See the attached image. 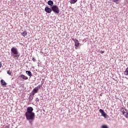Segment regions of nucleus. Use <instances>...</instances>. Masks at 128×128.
<instances>
[{
    "mask_svg": "<svg viewBox=\"0 0 128 128\" xmlns=\"http://www.w3.org/2000/svg\"><path fill=\"white\" fill-rule=\"evenodd\" d=\"M114 2H118V0H112Z\"/></svg>",
    "mask_w": 128,
    "mask_h": 128,
    "instance_id": "412c9836",
    "label": "nucleus"
},
{
    "mask_svg": "<svg viewBox=\"0 0 128 128\" xmlns=\"http://www.w3.org/2000/svg\"><path fill=\"white\" fill-rule=\"evenodd\" d=\"M32 112H34L32 107H28L27 112L25 113V116L27 120H28L31 124H32V122L34 120L35 114Z\"/></svg>",
    "mask_w": 128,
    "mask_h": 128,
    "instance_id": "f257e3e1",
    "label": "nucleus"
},
{
    "mask_svg": "<svg viewBox=\"0 0 128 128\" xmlns=\"http://www.w3.org/2000/svg\"><path fill=\"white\" fill-rule=\"evenodd\" d=\"M124 76H128V67L126 69L125 71L124 72Z\"/></svg>",
    "mask_w": 128,
    "mask_h": 128,
    "instance_id": "4468645a",
    "label": "nucleus"
},
{
    "mask_svg": "<svg viewBox=\"0 0 128 128\" xmlns=\"http://www.w3.org/2000/svg\"><path fill=\"white\" fill-rule=\"evenodd\" d=\"M21 34L22 36H24V38H25L26 36H28V32H26V30H24L22 33H21Z\"/></svg>",
    "mask_w": 128,
    "mask_h": 128,
    "instance_id": "9b49d317",
    "label": "nucleus"
},
{
    "mask_svg": "<svg viewBox=\"0 0 128 128\" xmlns=\"http://www.w3.org/2000/svg\"><path fill=\"white\" fill-rule=\"evenodd\" d=\"M11 56H14L15 60H18V58H20V54H18V49L14 47H12L11 48Z\"/></svg>",
    "mask_w": 128,
    "mask_h": 128,
    "instance_id": "f03ea898",
    "label": "nucleus"
},
{
    "mask_svg": "<svg viewBox=\"0 0 128 128\" xmlns=\"http://www.w3.org/2000/svg\"><path fill=\"white\" fill-rule=\"evenodd\" d=\"M26 73L28 74V76H29L32 77V72L30 70H26Z\"/></svg>",
    "mask_w": 128,
    "mask_h": 128,
    "instance_id": "ddd939ff",
    "label": "nucleus"
},
{
    "mask_svg": "<svg viewBox=\"0 0 128 128\" xmlns=\"http://www.w3.org/2000/svg\"><path fill=\"white\" fill-rule=\"evenodd\" d=\"M120 110L121 112H122V114H126V109L124 108H121Z\"/></svg>",
    "mask_w": 128,
    "mask_h": 128,
    "instance_id": "1a4fd4ad",
    "label": "nucleus"
},
{
    "mask_svg": "<svg viewBox=\"0 0 128 128\" xmlns=\"http://www.w3.org/2000/svg\"><path fill=\"white\" fill-rule=\"evenodd\" d=\"M72 40H73L74 42V46L76 48H78V46H80V42H78V40L76 38H72Z\"/></svg>",
    "mask_w": 128,
    "mask_h": 128,
    "instance_id": "0eeeda50",
    "label": "nucleus"
},
{
    "mask_svg": "<svg viewBox=\"0 0 128 128\" xmlns=\"http://www.w3.org/2000/svg\"><path fill=\"white\" fill-rule=\"evenodd\" d=\"M40 86H38L37 87L34 88L33 90L32 95L34 96V94H37V92H38V90H40Z\"/></svg>",
    "mask_w": 128,
    "mask_h": 128,
    "instance_id": "20e7f679",
    "label": "nucleus"
},
{
    "mask_svg": "<svg viewBox=\"0 0 128 128\" xmlns=\"http://www.w3.org/2000/svg\"><path fill=\"white\" fill-rule=\"evenodd\" d=\"M75 48L76 50V47Z\"/></svg>",
    "mask_w": 128,
    "mask_h": 128,
    "instance_id": "b1692460",
    "label": "nucleus"
},
{
    "mask_svg": "<svg viewBox=\"0 0 128 128\" xmlns=\"http://www.w3.org/2000/svg\"><path fill=\"white\" fill-rule=\"evenodd\" d=\"M104 50H101L100 51V54H104Z\"/></svg>",
    "mask_w": 128,
    "mask_h": 128,
    "instance_id": "aec40b11",
    "label": "nucleus"
},
{
    "mask_svg": "<svg viewBox=\"0 0 128 128\" xmlns=\"http://www.w3.org/2000/svg\"><path fill=\"white\" fill-rule=\"evenodd\" d=\"M7 74L9 76H12V72H10V70L7 71Z\"/></svg>",
    "mask_w": 128,
    "mask_h": 128,
    "instance_id": "f3484780",
    "label": "nucleus"
},
{
    "mask_svg": "<svg viewBox=\"0 0 128 128\" xmlns=\"http://www.w3.org/2000/svg\"><path fill=\"white\" fill-rule=\"evenodd\" d=\"M78 2V0H71L70 4H76Z\"/></svg>",
    "mask_w": 128,
    "mask_h": 128,
    "instance_id": "2eb2a0df",
    "label": "nucleus"
},
{
    "mask_svg": "<svg viewBox=\"0 0 128 128\" xmlns=\"http://www.w3.org/2000/svg\"><path fill=\"white\" fill-rule=\"evenodd\" d=\"M19 78H20L22 80H28V76L24 75L21 74L18 76Z\"/></svg>",
    "mask_w": 128,
    "mask_h": 128,
    "instance_id": "423d86ee",
    "label": "nucleus"
},
{
    "mask_svg": "<svg viewBox=\"0 0 128 128\" xmlns=\"http://www.w3.org/2000/svg\"><path fill=\"white\" fill-rule=\"evenodd\" d=\"M44 10L46 12H47L48 14H50V12H52V8H50L48 6H46Z\"/></svg>",
    "mask_w": 128,
    "mask_h": 128,
    "instance_id": "6e6552de",
    "label": "nucleus"
},
{
    "mask_svg": "<svg viewBox=\"0 0 128 128\" xmlns=\"http://www.w3.org/2000/svg\"><path fill=\"white\" fill-rule=\"evenodd\" d=\"M36 102H39L40 101V99H38V98H36Z\"/></svg>",
    "mask_w": 128,
    "mask_h": 128,
    "instance_id": "6ab92c4d",
    "label": "nucleus"
},
{
    "mask_svg": "<svg viewBox=\"0 0 128 128\" xmlns=\"http://www.w3.org/2000/svg\"><path fill=\"white\" fill-rule=\"evenodd\" d=\"M2 62H0V68H2Z\"/></svg>",
    "mask_w": 128,
    "mask_h": 128,
    "instance_id": "5701e85b",
    "label": "nucleus"
},
{
    "mask_svg": "<svg viewBox=\"0 0 128 128\" xmlns=\"http://www.w3.org/2000/svg\"><path fill=\"white\" fill-rule=\"evenodd\" d=\"M123 115L124 116H125V118H128V111H126V113H125V114H123Z\"/></svg>",
    "mask_w": 128,
    "mask_h": 128,
    "instance_id": "dca6fc26",
    "label": "nucleus"
},
{
    "mask_svg": "<svg viewBox=\"0 0 128 128\" xmlns=\"http://www.w3.org/2000/svg\"><path fill=\"white\" fill-rule=\"evenodd\" d=\"M102 116H104V118H108V115H106V112H104V110H102V109H100L99 110Z\"/></svg>",
    "mask_w": 128,
    "mask_h": 128,
    "instance_id": "39448f33",
    "label": "nucleus"
},
{
    "mask_svg": "<svg viewBox=\"0 0 128 128\" xmlns=\"http://www.w3.org/2000/svg\"><path fill=\"white\" fill-rule=\"evenodd\" d=\"M0 84L2 86H6V82L4 81V80H0Z\"/></svg>",
    "mask_w": 128,
    "mask_h": 128,
    "instance_id": "f8f14e48",
    "label": "nucleus"
},
{
    "mask_svg": "<svg viewBox=\"0 0 128 128\" xmlns=\"http://www.w3.org/2000/svg\"><path fill=\"white\" fill-rule=\"evenodd\" d=\"M32 60L34 61V62H36V58H34V57L32 58Z\"/></svg>",
    "mask_w": 128,
    "mask_h": 128,
    "instance_id": "4be33fe9",
    "label": "nucleus"
},
{
    "mask_svg": "<svg viewBox=\"0 0 128 128\" xmlns=\"http://www.w3.org/2000/svg\"><path fill=\"white\" fill-rule=\"evenodd\" d=\"M52 11L54 12H55V14H60V8H58V6L54 5L52 7Z\"/></svg>",
    "mask_w": 128,
    "mask_h": 128,
    "instance_id": "7ed1b4c3",
    "label": "nucleus"
},
{
    "mask_svg": "<svg viewBox=\"0 0 128 128\" xmlns=\"http://www.w3.org/2000/svg\"><path fill=\"white\" fill-rule=\"evenodd\" d=\"M48 4L50 6H54V2L52 0H48Z\"/></svg>",
    "mask_w": 128,
    "mask_h": 128,
    "instance_id": "9d476101",
    "label": "nucleus"
},
{
    "mask_svg": "<svg viewBox=\"0 0 128 128\" xmlns=\"http://www.w3.org/2000/svg\"><path fill=\"white\" fill-rule=\"evenodd\" d=\"M102 128H108L106 125H103L102 126Z\"/></svg>",
    "mask_w": 128,
    "mask_h": 128,
    "instance_id": "a211bd4d",
    "label": "nucleus"
}]
</instances>
